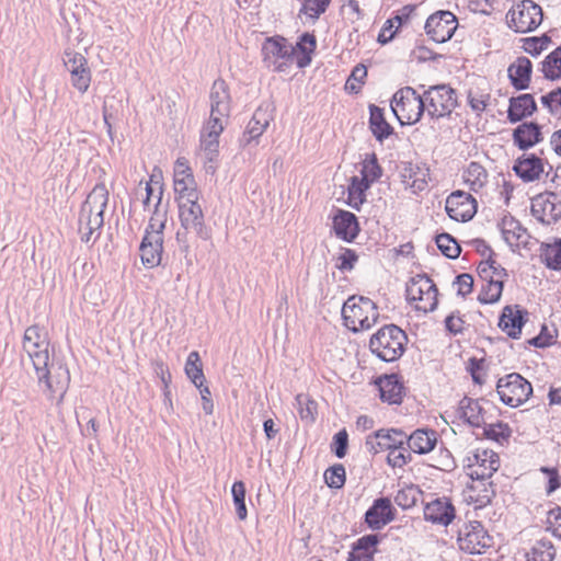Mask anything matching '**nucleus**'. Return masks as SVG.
Segmentation results:
<instances>
[{
	"label": "nucleus",
	"instance_id": "17",
	"mask_svg": "<svg viewBox=\"0 0 561 561\" xmlns=\"http://www.w3.org/2000/svg\"><path fill=\"white\" fill-rule=\"evenodd\" d=\"M407 434L397 428L378 430L374 434L367 436L365 446L370 454H378L382 450H390L392 447L405 445Z\"/></svg>",
	"mask_w": 561,
	"mask_h": 561
},
{
	"label": "nucleus",
	"instance_id": "38",
	"mask_svg": "<svg viewBox=\"0 0 561 561\" xmlns=\"http://www.w3.org/2000/svg\"><path fill=\"white\" fill-rule=\"evenodd\" d=\"M369 128L377 140L382 141L388 138L393 128L386 121L383 110L377 105H369Z\"/></svg>",
	"mask_w": 561,
	"mask_h": 561
},
{
	"label": "nucleus",
	"instance_id": "8",
	"mask_svg": "<svg viewBox=\"0 0 561 561\" xmlns=\"http://www.w3.org/2000/svg\"><path fill=\"white\" fill-rule=\"evenodd\" d=\"M423 102L426 114L433 119L449 116L458 105L456 91L447 84L426 89L423 92Z\"/></svg>",
	"mask_w": 561,
	"mask_h": 561
},
{
	"label": "nucleus",
	"instance_id": "23",
	"mask_svg": "<svg viewBox=\"0 0 561 561\" xmlns=\"http://www.w3.org/2000/svg\"><path fill=\"white\" fill-rule=\"evenodd\" d=\"M430 170L424 164L404 162L400 171L402 183L413 193L422 192L427 186Z\"/></svg>",
	"mask_w": 561,
	"mask_h": 561
},
{
	"label": "nucleus",
	"instance_id": "22",
	"mask_svg": "<svg viewBox=\"0 0 561 561\" xmlns=\"http://www.w3.org/2000/svg\"><path fill=\"white\" fill-rule=\"evenodd\" d=\"M456 511L448 497H437L424 506V518L433 524L448 526L455 518Z\"/></svg>",
	"mask_w": 561,
	"mask_h": 561
},
{
	"label": "nucleus",
	"instance_id": "61",
	"mask_svg": "<svg viewBox=\"0 0 561 561\" xmlns=\"http://www.w3.org/2000/svg\"><path fill=\"white\" fill-rule=\"evenodd\" d=\"M454 285L457 287V294L466 297L472 291L473 278L470 274L463 273L456 277Z\"/></svg>",
	"mask_w": 561,
	"mask_h": 561
},
{
	"label": "nucleus",
	"instance_id": "11",
	"mask_svg": "<svg viewBox=\"0 0 561 561\" xmlns=\"http://www.w3.org/2000/svg\"><path fill=\"white\" fill-rule=\"evenodd\" d=\"M407 299L423 312L433 311L437 306V288L426 275H416L407 285Z\"/></svg>",
	"mask_w": 561,
	"mask_h": 561
},
{
	"label": "nucleus",
	"instance_id": "10",
	"mask_svg": "<svg viewBox=\"0 0 561 561\" xmlns=\"http://www.w3.org/2000/svg\"><path fill=\"white\" fill-rule=\"evenodd\" d=\"M508 26L516 33H528L542 22V9L531 0H523L514 5L506 15Z\"/></svg>",
	"mask_w": 561,
	"mask_h": 561
},
{
	"label": "nucleus",
	"instance_id": "57",
	"mask_svg": "<svg viewBox=\"0 0 561 561\" xmlns=\"http://www.w3.org/2000/svg\"><path fill=\"white\" fill-rule=\"evenodd\" d=\"M394 502L402 508L412 507L416 502V489L409 486L399 490L394 496Z\"/></svg>",
	"mask_w": 561,
	"mask_h": 561
},
{
	"label": "nucleus",
	"instance_id": "36",
	"mask_svg": "<svg viewBox=\"0 0 561 561\" xmlns=\"http://www.w3.org/2000/svg\"><path fill=\"white\" fill-rule=\"evenodd\" d=\"M382 401L389 404H399L402 401L403 386L397 375H386L377 382Z\"/></svg>",
	"mask_w": 561,
	"mask_h": 561
},
{
	"label": "nucleus",
	"instance_id": "14",
	"mask_svg": "<svg viewBox=\"0 0 561 561\" xmlns=\"http://www.w3.org/2000/svg\"><path fill=\"white\" fill-rule=\"evenodd\" d=\"M457 26V18L451 12L438 11L428 16L425 31L435 43H445L451 38Z\"/></svg>",
	"mask_w": 561,
	"mask_h": 561
},
{
	"label": "nucleus",
	"instance_id": "58",
	"mask_svg": "<svg viewBox=\"0 0 561 561\" xmlns=\"http://www.w3.org/2000/svg\"><path fill=\"white\" fill-rule=\"evenodd\" d=\"M550 43L548 36L530 37L525 41L524 49L533 56L539 55Z\"/></svg>",
	"mask_w": 561,
	"mask_h": 561
},
{
	"label": "nucleus",
	"instance_id": "47",
	"mask_svg": "<svg viewBox=\"0 0 561 561\" xmlns=\"http://www.w3.org/2000/svg\"><path fill=\"white\" fill-rule=\"evenodd\" d=\"M502 291H503V280H501L500 278H495L494 280H489V283H486L482 287V289L479 294L478 300L481 304H494V302L499 301V299L501 298Z\"/></svg>",
	"mask_w": 561,
	"mask_h": 561
},
{
	"label": "nucleus",
	"instance_id": "39",
	"mask_svg": "<svg viewBox=\"0 0 561 561\" xmlns=\"http://www.w3.org/2000/svg\"><path fill=\"white\" fill-rule=\"evenodd\" d=\"M462 178L471 191L478 192L485 185L488 181V173L480 163L470 162L463 171Z\"/></svg>",
	"mask_w": 561,
	"mask_h": 561
},
{
	"label": "nucleus",
	"instance_id": "44",
	"mask_svg": "<svg viewBox=\"0 0 561 561\" xmlns=\"http://www.w3.org/2000/svg\"><path fill=\"white\" fill-rule=\"evenodd\" d=\"M298 414L306 423H312L316 420L317 403L308 394L299 393L295 398Z\"/></svg>",
	"mask_w": 561,
	"mask_h": 561
},
{
	"label": "nucleus",
	"instance_id": "30",
	"mask_svg": "<svg viewBox=\"0 0 561 561\" xmlns=\"http://www.w3.org/2000/svg\"><path fill=\"white\" fill-rule=\"evenodd\" d=\"M501 231L505 242L511 248H519L527 244L529 237L527 230L515 218L505 216L501 221Z\"/></svg>",
	"mask_w": 561,
	"mask_h": 561
},
{
	"label": "nucleus",
	"instance_id": "34",
	"mask_svg": "<svg viewBox=\"0 0 561 561\" xmlns=\"http://www.w3.org/2000/svg\"><path fill=\"white\" fill-rule=\"evenodd\" d=\"M514 144L522 150L534 147L541 141L540 126L536 123H523L513 133Z\"/></svg>",
	"mask_w": 561,
	"mask_h": 561
},
{
	"label": "nucleus",
	"instance_id": "37",
	"mask_svg": "<svg viewBox=\"0 0 561 561\" xmlns=\"http://www.w3.org/2000/svg\"><path fill=\"white\" fill-rule=\"evenodd\" d=\"M459 414L471 426L480 427L484 424L483 409L478 400L462 398L459 402Z\"/></svg>",
	"mask_w": 561,
	"mask_h": 561
},
{
	"label": "nucleus",
	"instance_id": "33",
	"mask_svg": "<svg viewBox=\"0 0 561 561\" xmlns=\"http://www.w3.org/2000/svg\"><path fill=\"white\" fill-rule=\"evenodd\" d=\"M437 443V434L433 430H416L411 435H407L409 449L415 454H427L434 449Z\"/></svg>",
	"mask_w": 561,
	"mask_h": 561
},
{
	"label": "nucleus",
	"instance_id": "2",
	"mask_svg": "<svg viewBox=\"0 0 561 561\" xmlns=\"http://www.w3.org/2000/svg\"><path fill=\"white\" fill-rule=\"evenodd\" d=\"M107 202L108 191L104 184H96L88 194L79 215V233L82 242H94L100 237Z\"/></svg>",
	"mask_w": 561,
	"mask_h": 561
},
{
	"label": "nucleus",
	"instance_id": "13",
	"mask_svg": "<svg viewBox=\"0 0 561 561\" xmlns=\"http://www.w3.org/2000/svg\"><path fill=\"white\" fill-rule=\"evenodd\" d=\"M460 550L470 554H481L492 546V538L480 522L465 524L458 533Z\"/></svg>",
	"mask_w": 561,
	"mask_h": 561
},
{
	"label": "nucleus",
	"instance_id": "40",
	"mask_svg": "<svg viewBox=\"0 0 561 561\" xmlns=\"http://www.w3.org/2000/svg\"><path fill=\"white\" fill-rule=\"evenodd\" d=\"M185 375L195 385V387L203 386L205 376L203 373V365L197 352H191L184 367Z\"/></svg>",
	"mask_w": 561,
	"mask_h": 561
},
{
	"label": "nucleus",
	"instance_id": "42",
	"mask_svg": "<svg viewBox=\"0 0 561 561\" xmlns=\"http://www.w3.org/2000/svg\"><path fill=\"white\" fill-rule=\"evenodd\" d=\"M370 184L367 180H363L358 176H353L347 188L348 205L353 208H358L365 201V192L369 188Z\"/></svg>",
	"mask_w": 561,
	"mask_h": 561
},
{
	"label": "nucleus",
	"instance_id": "52",
	"mask_svg": "<svg viewBox=\"0 0 561 561\" xmlns=\"http://www.w3.org/2000/svg\"><path fill=\"white\" fill-rule=\"evenodd\" d=\"M367 68L363 64L355 66L345 82V90L350 93H358L365 83Z\"/></svg>",
	"mask_w": 561,
	"mask_h": 561
},
{
	"label": "nucleus",
	"instance_id": "45",
	"mask_svg": "<svg viewBox=\"0 0 561 561\" xmlns=\"http://www.w3.org/2000/svg\"><path fill=\"white\" fill-rule=\"evenodd\" d=\"M541 71L545 77L556 80L561 77V46L550 53L542 61Z\"/></svg>",
	"mask_w": 561,
	"mask_h": 561
},
{
	"label": "nucleus",
	"instance_id": "41",
	"mask_svg": "<svg viewBox=\"0 0 561 561\" xmlns=\"http://www.w3.org/2000/svg\"><path fill=\"white\" fill-rule=\"evenodd\" d=\"M556 548L548 539L537 540L530 552L527 553V561H553Z\"/></svg>",
	"mask_w": 561,
	"mask_h": 561
},
{
	"label": "nucleus",
	"instance_id": "3",
	"mask_svg": "<svg viewBox=\"0 0 561 561\" xmlns=\"http://www.w3.org/2000/svg\"><path fill=\"white\" fill-rule=\"evenodd\" d=\"M38 386L47 400L59 408L70 385L69 369L61 363L43 360L33 365Z\"/></svg>",
	"mask_w": 561,
	"mask_h": 561
},
{
	"label": "nucleus",
	"instance_id": "53",
	"mask_svg": "<svg viewBox=\"0 0 561 561\" xmlns=\"http://www.w3.org/2000/svg\"><path fill=\"white\" fill-rule=\"evenodd\" d=\"M411 461L412 455L404 448V445H401L400 447H392L388 451L387 463L392 468H402Z\"/></svg>",
	"mask_w": 561,
	"mask_h": 561
},
{
	"label": "nucleus",
	"instance_id": "48",
	"mask_svg": "<svg viewBox=\"0 0 561 561\" xmlns=\"http://www.w3.org/2000/svg\"><path fill=\"white\" fill-rule=\"evenodd\" d=\"M316 37L312 34L305 33L300 36L296 47L304 54V57L299 58L297 65L299 68H305L311 61L310 55L316 48Z\"/></svg>",
	"mask_w": 561,
	"mask_h": 561
},
{
	"label": "nucleus",
	"instance_id": "35",
	"mask_svg": "<svg viewBox=\"0 0 561 561\" xmlns=\"http://www.w3.org/2000/svg\"><path fill=\"white\" fill-rule=\"evenodd\" d=\"M472 483L468 488L469 500L477 507H484L490 504L495 495V490L489 479H471Z\"/></svg>",
	"mask_w": 561,
	"mask_h": 561
},
{
	"label": "nucleus",
	"instance_id": "64",
	"mask_svg": "<svg viewBox=\"0 0 561 561\" xmlns=\"http://www.w3.org/2000/svg\"><path fill=\"white\" fill-rule=\"evenodd\" d=\"M493 264H495V260L489 257L486 261L481 262L478 266V273L480 277L489 283V280H494V271Z\"/></svg>",
	"mask_w": 561,
	"mask_h": 561
},
{
	"label": "nucleus",
	"instance_id": "18",
	"mask_svg": "<svg viewBox=\"0 0 561 561\" xmlns=\"http://www.w3.org/2000/svg\"><path fill=\"white\" fill-rule=\"evenodd\" d=\"M445 208L451 219L465 222L474 216L477 202L469 193L456 191L447 197Z\"/></svg>",
	"mask_w": 561,
	"mask_h": 561
},
{
	"label": "nucleus",
	"instance_id": "16",
	"mask_svg": "<svg viewBox=\"0 0 561 561\" xmlns=\"http://www.w3.org/2000/svg\"><path fill=\"white\" fill-rule=\"evenodd\" d=\"M531 214L545 225L553 224L561 218V199L551 192L538 194L531 199Z\"/></svg>",
	"mask_w": 561,
	"mask_h": 561
},
{
	"label": "nucleus",
	"instance_id": "6",
	"mask_svg": "<svg viewBox=\"0 0 561 561\" xmlns=\"http://www.w3.org/2000/svg\"><path fill=\"white\" fill-rule=\"evenodd\" d=\"M391 110L401 125H413L420 122L425 113L423 93H417L411 87L399 89L391 99Z\"/></svg>",
	"mask_w": 561,
	"mask_h": 561
},
{
	"label": "nucleus",
	"instance_id": "15",
	"mask_svg": "<svg viewBox=\"0 0 561 561\" xmlns=\"http://www.w3.org/2000/svg\"><path fill=\"white\" fill-rule=\"evenodd\" d=\"M49 341L47 334L38 325L28 327L23 336V350L28 355L32 364H42L49 360Z\"/></svg>",
	"mask_w": 561,
	"mask_h": 561
},
{
	"label": "nucleus",
	"instance_id": "25",
	"mask_svg": "<svg viewBox=\"0 0 561 561\" xmlns=\"http://www.w3.org/2000/svg\"><path fill=\"white\" fill-rule=\"evenodd\" d=\"M270 124L268 114L259 108L254 112L252 118L248 123L245 130L239 139L241 147H250L256 146L259 144V138L265 131Z\"/></svg>",
	"mask_w": 561,
	"mask_h": 561
},
{
	"label": "nucleus",
	"instance_id": "20",
	"mask_svg": "<svg viewBox=\"0 0 561 561\" xmlns=\"http://www.w3.org/2000/svg\"><path fill=\"white\" fill-rule=\"evenodd\" d=\"M226 122H220L218 118H209L204 125L201 133V149L205 158L213 162L219 151V137L225 129Z\"/></svg>",
	"mask_w": 561,
	"mask_h": 561
},
{
	"label": "nucleus",
	"instance_id": "12",
	"mask_svg": "<svg viewBox=\"0 0 561 561\" xmlns=\"http://www.w3.org/2000/svg\"><path fill=\"white\" fill-rule=\"evenodd\" d=\"M463 467L471 479H490L500 468V457L493 450L477 449L463 459Z\"/></svg>",
	"mask_w": 561,
	"mask_h": 561
},
{
	"label": "nucleus",
	"instance_id": "31",
	"mask_svg": "<svg viewBox=\"0 0 561 561\" xmlns=\"http://www.w3.org/2000/svg\"><path fill=\"white\" fill-rule=\"evenodd\" d=\"M533 72L531 61L527 57H518L507 69L512 85L517 90H526L529 87Z\"/></svg>",
	"mask_w": 561,
	"mask_h": 561
},
{
	"label": "nucleus",
	"instance_id": "9",
	"mask_svg": "<svg viewBox=\"0 0 561 561\" xmlns=\"http://www.w3.org/2000/svg\"><path fill=\"white\" fill-rule=\"evenodd\" d=\"M496 392L504 404L516 408L528 400L533 387L523 376L513 373L499 379Z\"/></svg>",
	"mask_w": 561,
	"mask_h": 561
},
{
	"label": "nucleus",
	"instance_id": "29",
	"mask_svg": "<svg viewBox=\"0 0 561 561\" xmlns=\"http://www.w3.org/2000/svg\"><path fill=\"white\" fill-rule=\"evenodd\" d=\"M513 169L524 182H533L543 173V163L535 154H523L516 160Z\"/></svg>",
	"mask_w": 561,
	"mask_h": 561
},
{
	"label": "nucleus",
	"instance_id": "21",
	"mask_svg": "<svg viewBox=\"0 0 561 561\" xmlns=\"http://www.w3.org/2000/svg\"><path fill=\"white\" fill-rule=\"evenodd\" d=\"M210 116L209 118H218L226 122L230 114V94L228 87L224 80H216L210 90Z\"/></svg>",
	"mask_w": 561,
	"mask_h": 561
},
{
	"label": "nucleus",
	"instance_id": "46",
	"mask_svg": "<svg viewBox=\"0 0 561 561\" xmlns=\"http://www.w3.org/2000/svg\"><path fill=\"white\" fill-rule=\"evenodd\" d=\"M541 259L547 267L559 271L561 270V239L553 244H546L542 249Z\"/></svg>",
	"mask_w": 561,
	"mask_h": 561
},
{
	"label": "nucleus",
	"instance_id": "49",
	"mask_svg": "<svg viewBox=\"0 0 561 561\" xmlns=\"http://www.w3.org/2000/svg\"><path fill=\"white\" fill-rule=\"evenodd\" d=\"M360 173V179L367 180L368 184L374 183L381 176L382 170L381 167L378 164V160L375 153L368 154L365 158V160L363 161Z\"/></svg>",
	"mask_w": 561,
	"mask_h": 561
},
{
	"label": "nucleus",
	"instance_id": "59",
	"mask_svg": "<svg viewBox=\"0 0 561 561\" xmlns=\"http://www.w3.org/2000/svg\"><path fill=\"white\" fill-rule=\"evenodd\" d=\"M348 445V435L345 430L337 432L333 437L332 450L337 458L346 455Z\"/></svg>",
	"mask_w": 561,
	"mask_h": 561
},
{
	"label": "nucleus",
	"instance_id": "51",
	"mask_svg": "<svg viewBox=\"0 0 561 561\" xmlns=\"http://www.w3.org/2000/svg\"><path fill=\"white\" fill-rule=\"evenodd\" d=\"M436 244L440 252L448 259H457L461 252L458 242L448 233L436 237Z\"/></svg>",
	"mask_w": 561,
	"mask_h": 561
},
{
	"label": "nucleus",
	"instance_id": "43",
	"mask_svg": "<svg viewBox=\"0 0 561 561\" xmlns=\"http://www.w3.org/2000/svg\"><path fill=\"white\" fill-rule=\"evenodd\" d=\"M154 371L163 385L164 405L168 413L171 415L173 410L172 392L170 389V383L172 382V375L169 368L162 362L156 363Z\"/></svg>",
	"mask_w": 561,
	"mask_h": 561
},
{
	"label": "nucleus",
	"instance_id": "60",
	"mask_svg": "<svg viewBox=\"0 0 561 561\" xmlns=\"http://www.w3.org/2000/svg\"><path fill=\"white\" fill-rule=\"evenodd\" d=\"M356 253L351 249H343L339 254L336 267L341 271H351L357 261Z\"/></svg>",
	"mask_w": 561,
	"mask_h": 561
},
{
	"label": "nucleus",
	"instance_id": "1",
	"mask_svg": "<svg viewBox=\"0 0 561 561\" xmlns=\"http://www.w3.org/2000/svg\"><path fill=\"white\" fill-rule=\"evenodd\" d=\"M197 184L192 169L184 158H178V210L182 227L199 234L203 228V213L198 204Z\"/></svg>",
	"mask_w": 561,
	"mask_h": 561
},
{
	"label": "nucleus",
	"instance_id": "28",
	"mask_svg": "<svg viewBox=\"0 0 561 561\" xmlns=\"http://www.w3.org/2000/svg\"><path fill=\"white\" fill-rule=\"evenodd\" d=\"M333 229L337 238L352 242L359 232L357 217L346 210H339L333 218Z\"/></svg>",
	"mask_w": 561,
	"mask_h": 561
},
{
	"label": "nucleus",
	"instance_id": "4",
	"mask_svg": "<svg viewBox=\"0 0 561 561\" xmlns=\"http://www.w3.org/2000/svg\"><path fill=\"white\" fill-rule=\"evenodd\" d=\"M407 342L408 336L403 330L396 324H387L370 337L369 348L378 358L390 363L402 356Z\"/></svg>",
	"mask_w": 561,
	"mask_h": 561
},
{
	"label": "nucleus",
	"instance_id": "32",
	"mask_svg": "<svg viewBox=\"0 0 561 561\" xmlns=\"http://www.w3.org/2000/svg\"><path fill=\"white\" fill-rule=\"evenodd\" d=\"M537 110V104L531 94H520L510 99L507 118L511 123H517L524 117L531 116Z\"/></svg>",
	"mask_w": 561,
	"mask_h": 561
},
{
	"label": "nucleus",
	"instance_id": "27",
	"mask_svg": "<svg viewBox=\"0 0 561 561\" xmlns=\"http://www.w3.org/2000/svg\"><path fill=\"white\" fill-rule=\"evenodd\" d=\"M141 262L147 267H153L161 262L162 237L159 233H150L149 230L145 234L140 248Z\"/></svg>",
	"mask_w": 561,
	"mask_h": 561
},
{
	"label": "nucleus",
	"instance_id": "62",
	"mask_svg": "<svg viewBox=\"0 0 561 561\" xmlns=\"http://www.w3.org/2000/svg\"><path fill=\"white\" fill-rule=\"evenodd\" d=\"M489 99V94L473 95L472 93H469L468 95V102L470 107L478 114L482 113L485 110Z\"/></svg>",
	"mask_w": 561,
	"mask_h": 561
},
{
	"label": "nucleus",
	"instance_id": "7",
	"mask_svg": "<svg viewBox=\"0 0 561 561\" xmlns=\"http://www.w3.org/2000/svg\"><path fill=\"white\" fill-rule=\"evenodd\" d=\"M296 47L283 36L267 37L262 44L264 66L275 72H285L294 62Z\"/></svg>",
	"mask_w": 561,
	"mask_h": 561
},
{
	"label": "nucleus",
	"instance_id": "54",
	"mask_svg": "<svg viewBox=\"0 0 561 561\" xmlns=\"http://www.w3.org/2000/svg\"><path fill=\"white\" fill-rule=\"evenodd\" d=\"M483 434L489 439L502 443L511 436V430L507 424L499 422L495 424H485L483 427Z\"/></svg>",
	"mask_w": 561,
	"mask_h": 561
},
{
	"label": "nucleus",
	"instance_id": "19",
	"mask_svg": "<svg viewBox=\"0 0 561 561\" xmlns=\"http://www.w3.org/2000/svg\"><path fill=\"white\" fill-rule=\"evenodd\" d=\"M64 62L71 75L72 85L84 93L91 82V73L85 57L79 53L66 51Z\"/></svg>",
	"mask_w": 561,
	"mask_h": 561
},
{
	"label": "nucleus",
	"instance_id": "50",
	"mask_svg": "<svg viewBox=\"0 0 561 561\" xmlns=\"http://www.w3.org/2000/svg\"><path fill=\"white\" fill-rule=\"evenodd\" d=\"M236 513L240 520H244L248 516L245 506V485L242 481H236L231 488Z\"/></svg>",
	"mask_w": 561,
	"mask_h": 561
},
{
	"label": "nucleus",
	"instance_id": "24",
	"mask_svg": "<svg viewBox=\"0 0 561 561\" xmlns=\"http://www.w3.org/2000/svg\"><path fill=\"white\" fill-rule=\"evenodd\" d=\"M528 312L520 309L518 306H506L503 309L502 316L499 321V327L510 337L518 339L522 333V328L526 321Z\"/></svg>",
	"mask_w": 561,
	"mask_h": 561
},
{
	"label": "nucleus",
	"instance_id": "26",
	"mask_svg": "<svg viewBox=\"0 0 561 561\" xmlns=\"http://www.w3.org/2000/svg\"><path fill=\"white\" fill-rule=\"evenodd\" d=\"M392 519L391 502L387 497L377 499L365 514V522L371 529H380Z\"/></svg>",
	"mask_w": 561,
	"mask_h": 561
},
{
	"label": "nucleus",
	"instance_id": "55",
	"mask_svg": "<svg viewBox=\"0 0 561 561\" xmlns=\"http://www.w3.org/2000/svg\"><path fill=\"white\" fill-rule=\"evenodd\" d=\"M330 2L331 0H305L300 12L312 20H318L327 11Z\"/></svg>",
	"mask_w": 561,
	"mask_h": 561
},
{
	"label": "nucleus",
	"instance_id": "56",
	"mask_svg": "<svg viewBox=\"0 0 561 561\" xmlns=\"http://www.w3.org/2000/svg\"><path fill=\"white\" fill-rule=\"evenodd\" d=\"M325 483L333 489H340L345 483V469L343 465H335L324 472Z\"/></svg>",
	"mask_w": 561,
	"mask_h": 561
},
{
	"label": "nucleus",
	"instance_id": "5",
	"mask_svg": "<svg viewBox=\"0 0 561 561\" xmlns=\"http://www.w3.org/2000/svg\"><path fill=\"white\" fill-rule=\"evenodd\" d=\"M342 318L345 327L353 331L370 329L378 320L376 304L367 297H350L342 307Z\"/></svg>",
	"mask_w": 561,
	"mask_h": 561
},
{
	"label": "nucleus",
	"instance_id": "63",
	"mask_svg": "<svg viewBox=\"0 0 561 561\" xmlns=\"http://www.w3.org/2000/svg\"><path fill=\"white\" fill-rule=\"evenodd\" d=\"M164 225V214H160L159 209L157 208L153 216L150 218L146 232L149 230L150 233H159V236H161Z\"/></svg>",
	"mask_w": 561,
	"mask_h": 561
}]
</instances>
